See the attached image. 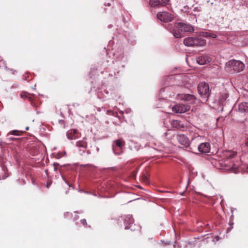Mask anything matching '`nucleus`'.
Listing matches in <instances>:
<instances>
[{
    "instance_id": "obj_1",
    "label": "nucleus",
    "mask_w": 248,
    "mask_h": 248,
    "mask_svg": "<svg viewBox=\"0 0 248 248\" xmlns=\"http://www.w3.org/2000/svg\"><path fill=\"white\" fill-rule=\"evenodd\" d=\"M220 165L219 169L231 170L234 173L237 172L241 165L240 156L233 151H226L223 153V158L218 162Z\"/></svg>"
},
{
    "instance_id": "obj_2",
    "label": "nucleus",
    "mask_w": 248,
    "mask_h": 248,
    "mask_svg": "<svg viewBox=\"0 0 248 248\" xmlns=\"http://www.w3.org/2000/svg\"><path fill=\"white\" fill-rule=\"evenodd\" d=\"M245 64L241 61L235 60H231L227 62L225 64V68L226 70L234 71L240 72L243 70Z\"/></svg>"
},
{
    "instance_id": "obj_3",
    "label": "nucleus",
    "mask_w": 248,
    "mask_h": 248,
    "mask_svg": "<svg viewBox=\"0 0 248 248\" xmlns=\"http://www.w3.org/2000/svg\"><path fill=\"white\" fill-rule=\"evenodd\" d=\"M184 44L187 46H203L206 45V41L201 38L190 37L184 40Z\"/></svg>"
},
{
    "instance_id": "obj_4",
    "label": "nucleus",
    "mask_w": 248,
    "mask_h": 248,
    "mask_svg": "<svg viewBox=\"0 0 248 248\" xmlns=\"http://www.w3.org/2000/svg\"><path fill=\"white\" fill-rule=\"evenodd\" d=\"M199 93L201 96L208 97L209 95V87L205 82H201L198 86Z\"/></svg>"
},
{
    "instance_id": "obj_5",
    "label": "nucleus",
    "mask_w": 248,
    "mask_h": 248,
    "mask_svg": "<svg viewBox=\"0 0 248 248\" xmlns=\"http://www.w3.org/2000/svg\"><path fill=\"white\" fill-rule=\"evenodd\" d=\"M175 38H181L184 33L182 23L178 22L174 24L171 31Z\"/></svg>"
},
{
    "instance_id": "obj_6",
    "label": "nucleus",
    "mask_w": 248,
    "mask_h": 248,
    "mask_svg": "<svg viewBox=\"0 0 248 248\" xmlns=\"http://www.w3.org/2000/svg\"><path fill=\"white\" fill-rule=\"evenodd\" d=\"M124 221L125 225V229H130L131 231H134L136 229V225L134 224V219L131 215H128L125 216Z\"/></svg>"
},
{
    "instance_id": "obj_7",
    "label": "nucleus",
    "mask_w": 248,
    "mask_h": 248,
    "mask_svg": "<svg viewBox=\"0 0 248 248\" xmlns=\"http://www.w3.org/2000/svg\"><path fill=\"white\" fill-rule=\"evenodd\" d=\"M157 18L164 22H170L173 19V16L167 12H159L157 15Z\"/></svg>"
},
{
    "instance_id": "obj_8",
    "label": "nucleus",
    "mask_w": 248,
    "mask_h": 248,
    "mask_svg": "<svg viewBox=\"0 0 248 248\" xmlns=\"http://www.w3.org/2000/svg\"><path fill=\"white\" fill-rule=\"evenodd\" d=\"M76 146L77 148H78L80 155H85V154H87V155H90L91 154V152L89 150H87L86 151L85 150L87 147V144L84 140H79L77 142Z\"/></svg>"
},
{
    "instance_id": "obj_9",
    "label": "nucleus",
    "mask_w": 248,
    "mask_h": 248,
    "mask_svg": "<svg viewBox=\"0 0 248 248\" xmlns=\"http://www.w3.org/2000/svg\"><path fill=\"white\" fill-rule=\"evenodd\" d=\"M189 108L190 107L188 105L178 104L172 108V110L176 113H182L188 110Z\"/></svg>"
},
{
    "instance_id": "obj_10",
    "label": "nucleus",
    "mask_w": 248,
    "mask_h": 248,
    "mask_svg": "<svg viewBox=\"0 0 248 248\" xmlns=\"http://www.w3.org/2000/svg\"><path fill=\"white\" fill-rule=\"evenodd\" d=\"M212 61V58L208 54H204L198 57L196 59L197 62L201 65L206 64Z\"/></svg>"
},
{
    "instance_id": "obj_11",
    "label": "nucleus",
    "mask_w": 248,
    "mask_h": 248,
    "mask_svg": "<svg viewBox=\"0 0 248 248\" xmlns=\"http://www.w3.org/2000/svg\"><path fill=\"white\" fill-rule=\"evenodd\" d=\"M176 138L178 142L185 147H188L190 144V140L184 134H178Z\"/></svg>"
},
{
    "instance_id": "obj_12",
    "label": "nucleus",
    "mask_w": 248,
    "mask_h": 248,
    "mask_svg": "<svg viewBox=\"0 0 248 248\" xmlns=\"http://www.w3.org/2000/svg\"><path fill=\"white\" fill-rule=\"evenodd\" d=\"M168 0H150L149 4L152 7H158L165 6Z\"/></svg>"
},
{
    "instance_id": "obj_13",
    "label": "nucleus",
    "mask_w": 248,
    "mask_h": 248,
    "mask_svg": "<svg viewBox=\"0 0 248 248\" xmlns=\"http://www.w3.org/2000/svg\"><path fill=\"white\" fill-rule=\"evenodd\" d=\"M199 152L203 153H209L210 150V144L208 142L202 143L198 146Z\"/></svg>"
},
{
    "instance_id": "obj_14",
    "label": "nucleus",
    "mask_w": 248,
    "mask_h": 248,
    "mask_svg": "<svg viewBox=\"0 0 248 248\" xmlns=\"http://www.w3.org/2000/svg\"><path fill=\"white\" fill-rule=\"evenodd\" d=\"M66 136L68 139L74 140L78 138V131L76 129H71L66 133Z\"/></svg>"
},
{
    "instance_id": "obj_15",
    "label": "nucleus",
    "mask_w": 248,
    "mask_h": 248,
    "mask_svg": "<svg viewBox=\"0 0 248 248\" xmlns=\"http://www.w3.org/2000/svg\"><path fill=\"white\" fill-rule=\"evenodd\" d=\"M181 99L182 100L188 101L190 103H194L195 97L190 94H184L181 95Z\"/></svg>"
},
{
    "instance_id": "obj_16",
    "label": "nucleus",
    "mask_w": 248,
    "mask_h": 248,
    "mask_svg": "<svg viewBox=\"0 0 248 248\" xmlns=\"http://www.w3.org/2000/svg\"><path fill=\"white\" fill-rule=\"evenodd\" d=\"M239 111L244 113L248 111V103L246 102L241 103L238 106Z\"/></svg>"
},
{
    "instance_id": "obj_17",
    "label": "nucleus",
    "mask_w": 248,
    "mask_h": 248,
    "mask_svg": "<svg viewBox=\"0 0 248 248\" xmlns=\"http://www.w3.org/2000/svg\"><path fill=\"white\" fill-rule=\"evenodd\" d=\"M170 124L173 127L177 129H180L184 127V124H181V122L178 120H172L170 121Z\"/></svg>"
},
{
    "instance_id": "obj_18",
    "label": "nucleus",
    "mask_w": 248,
    "mask_h": 248,
    "mask_svg": "<svg viewBox=\"0 0 248 248\" xmlns=\"http://www.w3.org/2000/svg\"><path fill=\"white\" fill-rule=\"evenodd\" d=\"M183 31L184 32H193L194 31V28L192 26L185 23H183Z\"/></svg>"
},
{
    "instance_id": "obj_19",
    "label": "nucleus",
    "mask_w": 248,
    "mask_h": 248,
    "mask_svg": "<svg viewBox=\"0 0 248 248\" xmlns=\"http://www.w3.org/2000/svg\"><path fill=\"white\" fill-rule=\"evenodd\" d=\"M116 146L120 149H122L123 147V141L121 139H118L115 141Z\"/></svg>"
},
{
    "instance_id": "obj_20",
    "label": "nucleus",
    "mask_w": 248,
    "mask_h": 248,
    "mask_svg": "<svg viewBox=\"0 0 248 248\" xmlns=\"http://www.w3.org/2000/svg\"><path fill=\"white\" fill-rule=\"evenodd\" d=\"M19 132H23V131H18V130H12L8 133V136H9V135L19 136V134H18V133H19Z\"/></svg>"
},
{
    "instance_id": "obj_21",
    "label": "nucleus",
    "mask_w": 248,
    "mask_h": 248,
    "mask_svg": "<svg viewBox=\"0 0 248 248\" xmlns=\"http://www.w3.org/2000/svg\"><path fill=\"white\" fill-rule=\"evenodd\" d=\"M142 180L143 182H144L145 183H146L147 184H148L149 183V180L148 178L145 175L143 176Z\"/></svg>"
},
{
    "instance_id": "obj_22",
    "label": "nucleus",
    "mask_w": 248,
    "mask_h": 248,
    "mask_svg": "<svg viewBox=\"0 0 248 248\" xmlns=\"http://www.w3.org/2000/svg\"><path fill=\"white\" fill-rule=\"evenodd\" d=\"M113 152H114V153L116 155H121V153H122V152H117L116 151V150H115V149L114 146H113Z\"/></svg>"
},
{
    "instance_id": "obj_23",
    "label": "nucleus",
    "mask_w": 248,
    "mask_h": 248,
    "mask_svg": "<svg viewBox=\"0 0 248 248\" xmlns=\"http://www.w3.org/2000/svg\"><path fill=\"white\" fill-rule=\"evenodd\" d=\"M80 222L84 226L87 225V222H86V220L85 219H81L80 220Z\"/></svg>"
},
{
    "instance_id": "obj_24",
    "label": "nucleus",
    "mask_w": 248,
    "mask_h": 248,
    "mask_svg": "<svg viewBox=\"0 0 248 248\" xmlns=\"http://www.w3.org/2000/svg\"><path fill=\"white\" fill-rule=\"evenodd\" d=\"M63 180H64V181H65V183L68 185V186H69V187H72L73 188H74V187H72V186L71 185L69 184L67 182V181H66L65 180H64V179H63Z\"/></svg>"
},
{
    "instance_id": "obj_25",
    "label": "nucleus",
    "mask_w": 248,
    "mask_h": 248,
    "mask_svg": "<svg viewBox=\"0 0 248 248\" xmlns=\"http://www.w3.org/2000/svg\"><path fill=\"white\" fill-rule=\"evenodd\" d=\"M7 139L9 140V141L13 140L14 139L13 138L8 137V136L7 135Z\"/></svg>"
},
{
    "instance_id": "obj_26",
    "label": "nucleus",
    "mask_w": 248,
    "mask_h": 248,
    "mask_svg": "<svg viewBox=\"0 0 248 248\" xmlns=\"http://www.w3.org/2000/svg\"><path fill=\"white\" fill-rule=\"evenodd\" d=\"M245 144L248 147V138L246 139Z\"/></svg>"
},
{
    "instance_id": "obj_27",
    "label": "nucleus",
    "mask_w": 248,
    "mask_h": 248,
    "mask_svg": "<svg viewBox=\"0 0 248 248\" xmlns=\"http://www.w3.org/2000/svg\"><path fill=\"white\" fill-rule=\"evenodd\" d=\"M0 62H2L4 64V62H2V60L0 57Z\"/></svg>"
},
{
    "instance_id": "obj_28",
    "label": "nucleus",
    "mask_w": 248,
    "mask_h": 248,
    "mask_svg": "<svg viewBox=\"0 0 248 248\" xmlns=\"http://www.w3.org/2000/svg\"><path fill=\"white\" fill-rule=\"evenodd\" d=\"M20 96L21 98H23L24 97V96L22 93L20 94Z\"/></svg>"
},
{
    "instance_id": "obj_29",
    "label": "nucleus",
    "mask_w": 248,
    "mask_h": 248,
    "mask_svg": "<svg viewBox=\"0 0 248 248\" xmlns=\"http://www.w3.org/2000/svg\"><path fill=\"white\" fill-rule=\"evenodd\" d=\"M231 230V228H228L227 229V232H229Z\"/></svg>"
},
{
    "instance_id": "obj_30",
    "label": "nucleus",
    "mask_w": 248,
    "mask_h": 248,
    "mask_svg": "<svg viewBox=\"0 0 248 248\" xmlns=\"http://www.w3.org/2000/svg\"><path fill=\"white\" fill-rule=\"evenodd\" d=\"M29 127L28 126L26 127V130H29Z\"/></svg>"
},
{
    "instance_id": "obj_31",
    "label": "nucleus",
    "mask_w": 248,
    "mask_h": 248,
    "mask_svg": "<svg viewBox=\"0 0 248 248\" xmlns=\"http://www.w3.org/2000/svg\"><path fill=\"white\" fill-rule=\"evenodd\" d=\"M110 4L109 3H108L107 4V5H108V6H110Z\"/></svg>"
},
{
    "instance_id": "obj_32",
    "label": "nucleus",
    "mask_w": 248,
    "mask_h": 248,
    "mask_svg": "<svg viewBox=\"0 0 248 248\" xmlns=\"http://www.w3.org/2000/svg\"><path fill=\"white\" fill-rule=\"evenodd\" d=\"M213 37H214V38H216V36L213 35Z\"/></svg>"
},
{
    "instance_id": "obj_33",
    "label": "nucleus",
    "mask_w": 248,
    "mask_h": 248,
    "mask_svg": "<svg viewBox=\"0 0 248 248\" xmlns=\"http://www.w3.org/2000/svg\"><path fill=\"white\" fill-rule=\"evenodd\" d=\"M213 37H214V38H216V36L213 35Z\"/></svg>"
},
{
    "instance_id": "obj_34",
    "label": "nucleus",
    "mask_w": 248,
    "mask_h": 248,
    "mask_svg": "<svg viewBox=\"0 0 248 248\" xmlns=\"http://www.w3.org/2000/svg\"><path fill=\"white\" fill-rule=\"evenodd\" d=\"M97 150L98 151V150H99V148H97Z\"/></svg>"
}]
</instances>
